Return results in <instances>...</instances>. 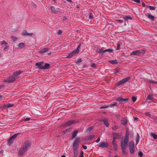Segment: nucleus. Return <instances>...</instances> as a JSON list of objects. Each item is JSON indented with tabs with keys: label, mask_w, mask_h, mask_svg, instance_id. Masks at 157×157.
Listing matches in <instances>:
<instances>
[{
	"label": "nucleus",
	"mask_w": 157,
	"mask_h": 157,
	"mask_svg": "<svg viewBox=\"0 0 157 157\" xmlns=\"http://www.w3.org/2000/svg\"><path fill=\"white\" fill-rule=\"evenodd\" d=\"M15 79V78L13 75L10 76L9 78L5 80V81L8 82L9 83H11L14 81Z\"/></svg>",
	"instance_id": "nucleus-10"
},
{
	"label": "nucleus",
	"mask_w": 157,
	"mask_h": 157,
	"mask_svg": "<svg viewBox=\"0 0 157 157\" xmlns=\"http://www.w3.org/2000/svg\"><path fill=\"white\" fill-rule=\"evenodd\" d=\"M83 151H81V154H82V155H83Z\"/></svg>",
	"instance_id": "nucleus-52"
},
{
	"label": "nucleus",
	"mask_w": 157,
	"mask_h": 157,
	"mask_svg": "<svg viewBox=\"0 0 157 157\" xmlns=\"http://www.w3.org/2000/svg\"><path fill=\"white\" fill-rule=\"evenodd\" d=\"M148 17L150 19H151L152 21H154V17L150 14H149L148 15Z\"/></svg>",
	"instance_id": "nucleus-28"
},
{
	"label": "nucleus",
	"mask_w": 157,
	"mask_h": 157,
	"mask_svg": "<svg viewBox=\"0 0 157 157\" xmlns=\"http://www.w3.org/2000/svg\"><path fill=\"white\" fill-rule=\"evenodd\" d=\"M104 52H113V50L111 49H108L104 50Z\"/></svg>",
	"instance_id": "nucleus-31"
},
{
	"label": "nucleus",
	"mask_w": 157,
	"mask_h": 157,
	"mask_svg": "<svg viewBox=\"0 0 157 157\" xmlns=\"http://www.w3.org/2000/svg\"><path fill=\"white\" fill-rule=\"evenodd\" d=\"M132 99L133 101L134 102H135L136 100V98L135 97H132Z\"/></svg>",
	"instance_id": "nucleus-37"
},
{
	"label": "nucleus",
	"mask_w": 157,
	"mask_h": 157,
	"mask_svg": "<svg viewBox=\"0 0 157 157\" xmlns=\"http://www.w3.org/2000/svg\"><path fill=\"white\" fill-rule=\"evenodd\" d=\"M130 17H128L127 18L128 19H130Z\"/></svg>",
	"instance_id": "nucleus-55"
},
{
	"label": "nucleus",
	"mask_w": 157,
	"mask_h": 157,
	"mask_svg": "<svg viewBox=\"0 0 157 157\" xmlns=\"http://www.w3.org/2000/svg\"><path fill=\"white\" fill-rule=\"evenodd\" d=\"M32 34V33H29L26 31H24L22 33V35L23 36H29Z\"/></svg>",
	"instance_id": "nucleus-20"
},
{
	"label": "nucleus",
	"mask_w": 157,
	"mask_h": 157,
	"mask_svg": "<svg viewBox=\"0 0 157 157\" xmlns=\"http://www.w3.org/2000/svg\"><path fill=\"white\" fill-rule=\"evenodd\" d=\"M83 148L84 149L86 150L87 149V147L86 146L83 145L82 146Z\"/></svg>",
	"instance_id": "nucleus-43"
},
{
	"label": "nucleus",
	"mask_w": 157,
	"mask_h": 157,
	"mask_svg": "<svg viewBox=\"0 0 157 157\" xmlns=\"http://www.w3.org/2000/svg\"><path fill=\"white\" fill-rule=\"evenodd\" d=\"M151 82H152V83H154V81H151Z\"/></svg>",
	"instance_id": "nucleus-57"
},
{
	"label": "nucleus",
	"mask_w": 157,
	"mask_h": 157,
	"mask_svg": "<svg viewBox=\"0 0 157 157\" xmlns=\"http://www.w3.org/2000/svg\"><path fill=\"white\" fill-rule=\"evenodd\" d=\"M129 79V77L126 78L124 79H123L119 82V83H118L117 85H120L123 84L128 81Z\"/></svg>",
	"instance_id": "nucleus-12"
},
{
	"label": "nucleus",
	"mask_w": 157,
	"mask_h": 157,
	"mask_svg": "<svg viewBox=\"0 0 157 157\" xmlns=\"http://www.w3.org/2000/svg\"><path fill=\"white\" fill-rule=\"evenodd\" d=\"M139 155L141 157L142 156L143 154L142 152H140L139 153Z\"/></svg>",
	"instance_id": "nucleus-44"
},
{
	"label": "nucleus",
	"mask_w": 157,
	"mask_h": 157,
	"mask_svg": "<svg viewBox=\"0 0 157 157\" xmlns=\"http://www.w3.org/2000/svg\"><path fill=\"white\" fill-rule=\"evenodd\" d=\"M17 134H14L9 139L8 141V143L9 145H10L13 143L15 138L17 137Z\"/></svg>",
	"instance_id": "nucleus-6"
},
{
	"label": "nucleus",
	"mask_w": 157,
	"mask_h": 157,
	"mask_svg": "<svg viewBox=\"0 0 157 157\" xmlns=\"http://www.w3.org/2000/svg\"><path fill=\"white\" fill-rule=\"evenodd\" d=\"M117 134H113V146L115 150L116 151L117 150V144L115 142L116 137H117Z\"/></svg>",
	"instance_id": "nucleus-7"
},
{
	"label": "nucleus",
	"mask_w": 157,
	"mask_h": 157,
	"mask_svg": "<svg viewBox=\"0 0 157 157\" xmlns=\"http://www.w3.org/2000/svg\"><path fill=\"white\" fill-rule=\"evenodd\" d=\"M22 72L19 71H17L16 72H15L13 74V76L15 78V79L17 78H18L19 77H20L21 76L20 74Z\"/></svg>",
	"instance_id": "nucleus-11"
},
{
	"label": "nucleus",
	"mask_w": 157,
	"mask_h": 157,
	"mask_svg": "<svg viewBox=\"0 0 157 157\" xmlns=\"http://www.w3.org/2000/svg\"><path fill=\"white\" fill-rule=\"evenodd\" d=\"M2 98V96L0 95V99Z\"/></svg>",
	"instance_id": "nucleus-54"
},
{
	"label": "nucleus",
	"mask_w": 157,
	"mask_h": 157,
	"mask_svg": "<svg viewBox=\"0 0 157 157\" xmlns=\"http://www.w3.org/2000/svg\"><path fill=\"white\" fill-rule=\"evenodd\" d=\"M149 7L151 10H154L155 9V7L152 6H148Z\"/></svg>",
	"instance_id": "nucleus-36"
},
{
	"label": "nucleus",
	"mask_w": 157,
	"mask_h": 157,
	"mask_svg": "<svg viewBox=\"0 0 157 157\" xmlns=\"http://www.w3.org/2000/svg\"><path fill=\"white\" fill-rule=\"evenodd\" d=\"M151 135L154 139H157V135L154 133H152L151 134Z\"/></svg>",
	"instance_id": "nucleus-33"
},
{
	"label": "nucleus",
	"mask_w": 157,
	"mask_h": 157,
	"mask_svg": "<svg viewBox=\"0 0 157 157\" xmlns=\"http://www.w3.org/2000/svg\"><path fill=\"white\" fill-rule=\"evenodd\" d=\"M48 50V48H44L42 49L41 50L39 51V53L40 54H42L47 52Z\"/></svg>",
	"instance_id": "nucleus-15"
},
{
	"label": "nucleus",
	"mask_w": 157,
	"mask_h": 157,
	"mask_svg": "<svg viewBox=\"0 0 157 157\" xmlns=\"http://www.w3.org/2000/svg\"><path fill=\"white\" fill-rule=\"evenodd\" d=\"M62 33V31L61 30H59L58 32V35H60Z\"/></svg>",
	"instance_id": "nucleus-40"
},
{
	"label": "nucleus",
	"mask_w": 157,
	"mask_h": 157,
	"mask_svg": "<svg viewBox=\"0 0 157 157\" xmlns=\"http://www.w3.org/2000/svg\"><path fill=\"white\" fill-rule=\"evenodd\" d=\"M92 17V16H91V13H90V15H89V18H91Z\"/></svg>",
	"instance_id": "nucleus-48"
},
{
	"label": "nucleus",
	"mask_w": 157,
	"mask_h": 157,
	"mask_svg": "<svg viewBox=\"0 0 157 157\" xmlns=\"http://www.w3.org/2000/svg\"><path fill=\"white\" fill-rule=\"evenodd\" d=\"M128 100V99H124L121 97H119L117 99V101L119 102H123L124 101H126Z\"/></svg>",
	"instance_id": "nucleus-16"
},
{
	"label": "nucleus",
	"mask_w": 157,
	"mask_h": 157,
	"mask_svg": "<svg viewBox=\"0 0 157 157\" xmlns=\"http://www.w3.org/2000/svg\"><path fill=\"white\" fill-rule=\"evenodd\" d=\"M107 107H108L107 106H105V107H101V109H103V108H107Z\"/></svg>",
	"instance_id": "nucleus-49"
},
{
	"label": "nucleus",
	"mask_w": 157,
	"mask_h": 157,
	"mask_svg": "<svg viewBox=\"0 0 157 157\" xmlns=\"http://www.w3.org/2000/svg\"><path fill=\"white\" fill-rule=\"evenodd\" d=\"M109 62L110 63L113 64H116L117 63V61L116 59L110 60L109 61Z\"/></svg>",
	"instance_id": "nucleus-26"
},
{
	"label": "nucleus",
	"mask_w": 157,
	"mask_h": 157,
	"mask_svg": "<svg viewBox=\"0 0 157 157\" xmlns=\"http://www.w3.org/2000/svg\"><path fill=\"white\" fill-rule=\"evenodd\" d=\"M79 157H83V156L82 154H81Z\"/></svg>",
	"instance_id": "nucleus-51"
},
{
	"label": "nucleus",
	"mask_w": 157,
	"mask_h": 157,
	"mask_svg": "<svg viewBox=\"0 0 157 157\" xmlns=\"http://www.w3.org/2000/svg\"><path fill=\"white\" fill-rule=\"evenodd\" d=\"M50 67V65L48 63H46L44 66H43V69H47Z\"/></svg>",
	"instance_id": "nucleus-18"
},
{
	"label": "nucleus",
	"mask_w": 157,
	"mask_h": 157,
	"mask_svg": "<svg viewBox=\"0 0 157 157\" xmlns=\"http://www.w3.org/2000/svg\"><path fill=\"white\" fill-rule=\"evenodd\" d=\"M128 138V132L127 131V132H126L125 138L122 139L121 142L122 152L124 154H127V152L125 150V148L127 144Z\"/></svg>",
	"instance_id": "nucleus-1"
},
{
	"label": "nucleus",
	"mask_w": 157,
	"mask_h": 157,
	"mask_svg": "<svg viewBox=\"0 0 157 157\" xmlns=\"http://www.w3.org/2000/svg\"><path fill=\"white\" fill-rule=\"evenodd\" d=\"M80 48V46H79L76 49L74 50L72 52V53L75 56V54H78L79 52V49Z\"/></svg>",
	"instance_id": "nucleus-14"
},
{
	"label": "nucleus",
	"mask_w": 157,
	"mask_h": 157,
	"mask_svg": "<svg viewBox=\"0 0 157 157\" xmlns=\"http://www.w3.org/2000/svg\"><path fill=\"white\" fill-rule=\"evenodd\" d=\"M51 54V53H49L48 55H50Z\"/></svg>",
	"instance_id": "nucleus-56"
},
{
	"label": "nucleus",
	"mask_w": 157,
	"mask_h": 157,
	"mask_svg": "<svg viewBox=\"0 0 157 157\" xmlns=\"http://www.w3.org/2000/svg\"><path fill=\"white\" fill-rule=\"evenodd\" d=\"M61 157H66V156L64 155H63L61 156Z\"/></svg>",
	"instance_id": "nucleus-53"
},
{
	"label": "nucleus",
	"mask_w": 157,
	"mask_h": 157,
	"mask_svg": "<svg viewBox=\"0 0 157 157\" xmlns=\"http://www.w3.org/2000/svg\"><path fill=\"white\" fill-rule=\"evenodd\" d=\"M80 138H77L75 140L73 144V150H77V148L79 146Z\"/></svg>",
	"instance_id": "nucleus-5"
},
{
	"label": "nucleus",
	"mask_w": 157,
	"mask_h": 157,
	"mask_svg": "<svg viewBox=\"0 0 157 157\" xmlns=\"http://www.w3.org/2000/svg\"><path fill=\"white\" fill-rule=\"evenodd\" d=\"M13 105L10 103H8L7 104L5 105L4 106V108L5 109L6 108H9L13 106Z\"/></svg>",
	"instance_id": "nucleus-17"
},
{
	"label": "nucleus",
	"mask_w": 157,
	"mask_h": 157,
	"mask_svg": "<svg viewBox=\"0 0 157 157\" xmlns=\"http://www.w3.org/2000/svg\"><path fill=\"white\" fill-rule=\"evenodd\" d=\"M108 145L109 144L108 143L105 142H102L99 144L98 146L100 147H106L108 146Z\"/></svg>",
	"instance_id": "nucleus-8"
},
{
	"label": "nucleus",
	"mask_w": 157,
	"mask_h": 157,
	"mask_svg": "<svg viewBox=\"0 0 157 157\" xmlns=\"http://www.w3.org/2000/svg\"><path fill=\"white\" fill-rule=\"evenodd\" d=\"M31 145V143L29 141H26L25 143V145L23 147L22 150L23 151H25L27 147Z\"/></svg>",
	"instance_id": "nucleus-9"
},
{
	"label": "nucleus",
	"mask_w": 157,
	"mask_h": 157,
	"mask_svg": "<svg viewBox=\"0 0 157 157\" xmlns=\"http://www.w3.org/2000/svg\"><path fill=\"white\" fill-rule=\"evenodd\" d=\"M43 63L44 62L43 61L36 63H35V65L37 66L39 69H43V66H42V65Z\"/></svg>",
	"instance_id": "nucleus-13"
},
{
	"label": "nucleus",
	"mask_w": 157,
	"mask_h": 157,
	"mask_svg": "<svg viewBox=\"0 0 157 157\" xmlns=\"http://www.w3.org/2000/svg\"><path fill=\"white\" fill-rule=\"evenodd\" d=\"M142 5H143V6H144V7H145V4L144 3H142Z\"/></svg>",
	"instance_id": "nucleus-50"
},
{
	"label": "nucleus",
	"mask_w": 157,
	"mask_h": 157,
	"mask_svg": "<svg viewBox=\"0 0 157 157\" xmlns=\"http://www.w3.org/2000/svg\"><path fill=\"white\" fill-rule=\"evenodd\" d=\"M78 132L77 131H75L73 132L72 136L73 138H75L76 136L77 135Z\"/></svg>",
	"instance_id": "nucleus-22"
},
{
	"label": "nucleus",
	"mask_w": 157,
	"mask_h": 157,
	"mask_svg": "<svg viewBox=\"0 0 157 157\" xmlns=\"http://www.w3.org/2000/svg\"><path fill=\"white\" fill-rule=\"evenodd\" d=\"M95 63H93L92 65H91V66L92 67H95Z\"/></svg>",
	"instance_id": "nucleus-45"
},
{
	"label": "nucleus",
	"mask_w": 157,
	"mask_h": 157,
	"mask_svg": "<svg viewBox=\"0 0 157 157\" xmlns=\"http://www.w3.org/2000/svg\"><path fill=\"white\" fill-rule=\"evenodd\" d=\"M121 124L123 125H125L127 123V121L125 118H123L122 120Z\"/></svg>",
	"instance_id": "nucleus-21"
},
{
	"label": "nucleus",
	"mask_w": 157,
	"mask_h": 157,
	"mask_svg": "<svg viewBox=\"0 0 157 157\" xmlns=\"http://www.w3.org/2000/svg\"><path fill=\"white\" fill-rule=\"evenodd\" d=\"M66 18V17H64V19H65Z\"/></svg>",
	"instance_id": "nucleus-59"
},
{
	"label": "nucleus",
	"mask_w": 157,
	"mask_h": 157,
	"mask_svg": "<svg viewBox=\"0 0 157 157\" xmlns=\"http://www.w3.org/2000/svg\"><path fill=\"white\" fill-rule=\"evenodd\" d=\"M129 146L130 153H133L135 150V147L133 142L132 141H130L129 144Z\"/></svg>",
	"instance_id": "nucleus-3"
},
{
	"label": "nucleus",
	"mask_w": 157,
	"mask_h": 157,
	"mask_svg": "<svg viewBox=\"0 0 157 157\" xmlns=\"http://www.w3.org/2000/svg\"><path fill=\"white\" fill-rule=\"evenodd\" d=\"M74 156L73 157H77L78 154V151L77 150H73Z\"/></svg>",
	"instance_id": "nucleus-19"
},
{
	"label": "nucleus",
	"mask_w": 157,
	"mask_h": 157,
	"mask_svg": "<svg viewBox=\"0 0 157 157\" xmlns=\"http://www.w3.org/2000/svg\"><path fill=\"white\" fill-rule=\"evenodd\" d=\"M53 1H55V0H53Z\"/></svg>",
	"instance_id": "nucleus-60"
},
{
	"label": "nucleus",
	"mask_w": 157,
	"mask_h": 157,
	"mask_svg": "<svg viewBox=\"0 0 157 157\" xmlns=\"http://www.w3.org/2000/svg\"><path fill=\"white\" fill-rule=\"evenodd\" d=\"M145 114L146 115H147V116H149L150 115L149 113H145Z\"/></svg>",
	"instance_id": "nucleus-47"
},
{
	"label": "nucleus",
	"mask_w": 157,
	"mask_h": 157,
	"mask_svg": "<svg viewBox=\"0 0 157 157\" xmlns=\"http://www.w3.org/2000/svg\"><path fill=\"white\" fill-rule=\"evenodd\" d=\"M66 18V17H64V19H65Z\"/></svg>",
	"instance_id": "nucleus-58"
},
{
	"label": "nucleus",
	"mask_w": 157,
	"mask_h": 157,
	"mask_svg": "<svg viewBox=\"0 0 157 157\" xmlns=\"http://www.w3.org/2000/svg\"><path fill=\"white\" fill-rule=\"evenodd\" d=\"M12 40L15 41L17 40V38L15 36H13L12 37Z\"/></svg>",
	"instance_id": "nucleus-35"
},
{
	"label": "nucleus",
	"mask_w": 157,
	"mask_h": 157,
	"mask_svg": "<svg viewBox=\"0 0 157 157\" xmlns=\"http://www.w3.org/2000/svg\"><path fill=\"white\" fill-rule=\"evenodd\" d=\"M74 56V55L73 54V53H72V52H70L68 54V56L66 57V58H70L72 57L73 56Z\"/></svg>",
	"instance_id": "nucleus-27"
},
{
	"label": "nucleus",
	"mask_w": 157,
	"mask_h": 157,
	"mask_svg": "<svg viewBox=\"0 0 157 157\" xmlns=\"http://www.w3.org/2000/svg\"><path fill=\"white\" fill-rule=\"evenodd\" d=\"M103 121L104 124L107 127H108L109 125V124L108 122V121L106 120H104Z\"/></svg>",
	"instance_id": "nucleus-25"
},
{
	"label": "nucleus",
	"mask_w": 157,
	"mask_h": 157,
	"mask_svg": "<svg viewBox=\"0 0 157 157\" xmlns=\"http://www.w3.org/2000/svg\"><path fill=\"white\" fill-rule=\"evenodd\" d=\"M82 61V60L81 59H78L77 61V63H80V62H81Z\"/></svg>",
	"instance_id": "nucleus-41"
},
{
	"label": "nucleus",
	"mask_w": 157,
	"mask_h": 157,
	"mask_svg": "<svg viewBox=\"0 0 157 157\" xmlns=\"http://www.w3.org/2000/svg\"><path fill=\"white\" fill-rule=\"evenodd\" d=\"M1 46L3 48V50L4 51H6L9 50V48L8 45V43L5 41H1Z\"/></svg>",
	"instance_id": "nucleus-4"
},
{
	"label": "nucleus",
	"mask_w": 157,
	"mask_h": 157,
	"mask_svg": "<svg viewBox=\"0 0 157 157\" xmlns=\"http://www.w3.org/2000/svg\"><path fill=\"white\" fill-rule=\"evenodd\" d=\"M100 140V138H98L96 140V142L97 143Z\"/></svg>",
	"instance_id": "nucleus-46"
},
{
	"label": "nucleus",
	"mask_w": 157,
	"mask_h": 157,
	"mask_svg": "<svg viewBox=\"0 0 157 157\" xmlns=\"http://www.w3.org/2000/svg\"><path fill=\"white\" fill-rule=\"evenodd\" d=\"M144 53L145 52L144 50H140L134 51L130 54V55H135L137 56H142L144 55Z\"/></svg>",
	"instance_id": "nucleus-2"
},
{
	"label": "nucleus",
	"mask_w": 157,
	"mask_h": 157,
	"mask_svg": "<svg viewBox=\"0 0 157 157\" xmlns=\"http://www.w3.org/2000/svg\"><path fill=\"white\" fill-rule=\"evenodd\" d=\"M93 128V127L92 126L88 128L86 130V132H87L89 133Z\"/></svg>",
	"instance_id": "nucleus-30"
},
{
	"label": "nucleus",
	"mask_w": 157,
	"mask_h": 157,
	"mask_svg": "<svg viewBox=\"0 0 157 157\" xmlns=\"http://www.w3.org/2000/svg\"><path fill=\"white\" fill-rule=\"evenodd\" d=\"M73 121H70L68 122L67 124H66V125H70V124H73Z\"/></svg>",
	"instance_id": "nucleus-38"
},
{
	"label": "nucleus",
	"mask_w": 157,
	"mask_h": 157,
	"mask_svg": "<svg viewBox=\"0 0 157 157\" xmlns=\"http://www.w3.org/2000/svg\"><path fill=\"white\" fill-rule=\"evenodd\" d=\"M153 98V97L152 96L150 95V94H149L148 96H147V100H152Z\"/></svg>",
	"instance_id": "nucleus-34"
},
{
	"label": "nucleus",
	"mask_w": 157,
	"mask_h": 157,
	"mask_svg": "<svg viewBox=\"0 0 157 157\" xmlns=\"http://www.w3.org/2000/svg\"><path fill=\"white\" fill-rule=\"evenodd\" d=\"M19 47L23 48L25 47L24 44L23 43H21L19 44Z\"/></svg>",
	"instance_id": "nucleus-29"
},
{
	"label": "nucleus",
	"mask_w": 157,
	"mask_h": 157,
	"mask_svg": "<svg viewBox=\"0 0 157 157\" xmlns=\"http://www.w3.org/2000/svg\"><path fill=\"white\" fill-rule=\"evenodd\" d=\"M30 120L29 118H27L25 119L24 121H29Z\"/></svg>",
	"instance_id": "nucleus-42"
},
{
	"label": "nucleus",
	"mask_w": 157,
	"mask_h": 157,
	"mask_svg": "<svg viewBox=\"0 0 157 157\" xmlns=\"http://www.w3.org/2000/svg\"><path fill=\"white\" fill-rule=\"evenodd\" d=\"M104 50H103V48L99 49L98 50V53H104Z\"/></svg>",
	"instance_id": "nucleus-32"
},
{
	"label": "nucleus",
	"mask_w": 157,
	"mask_h": 157,
	"mask_svg": "<svg viewBox=\"0 0 157 157\" xmlns=\"http://www.w3.org/2000/svg\"><path fill=\"white\" fill-rule=\"evenodd\" d=\"M51 10L52 12L54 13H56L57 12V10L56 9L54 6H51Z\"/></svg>",
	"instance_id": "nucleus-23"
},
{
	"label": "nucleus",
	"mask_w": 157,
	"mask_h": 157,
	"mask_svg": "<svg viewBox=\"0 0 157 157\" xmlns=\"http://www.w3.org/2000/svg\"><path fill=\"white\" fill-rule=\"evenodd\" d=\"M140 140V136L138 134H137V136L136 139V144H137Z\"/></svg>",
	"instance_id": "nucleus-24"
},
{
	"label": "nucleus",
	"mask_w": 157,
	"mask_h": 157,
	"mask_svg": "<svg viewBox=\"0 0 157 157\" xmlns=\"http://www.w3.org/2000/svg\"><path fill=\"white\" fill-rule=\"evenodd\" d=\"M121 46V44H117V48L116 49V50H118L120 48V46Z\"/></svg>",
	"instance_id": "nucleus-39"
}]
</instances>
